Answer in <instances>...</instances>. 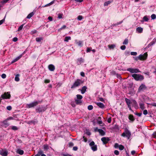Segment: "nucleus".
I'll return each instance as SVG.
<instances>
[{"label":"nucleus","instance_id":"48","mask_svg":"<svg viewBox=\"0 0 156 156\" xmlns=\"http://www.w3.org/2000/svg\"><path fill=\"white\" fill-rule=\"evenodd\" d=\"M77 19L79 20H81L83 19V17L82 16L79 15L77 17Z\"/></svg>","mask_w":156,"mask_h":156},{"label":"nucleus","instance_id":"21","mask_svg":"<svg viewBox=\"0 0 156 156\" xmlns=\"http://www.w3.org/2000/svg\"><path fill=\"white\" fill-rule=\"evenodd\" d=\"M140 108L143 110L145 108L144 104L141 102H140L139 103Z\"/></svg>","mask_w":156,"mask_h":156},{"label":"nucleus","instance_id":"43","mask_svg":"<svg viewBox=\"0 0 156 156\" xmlns=\"http://www.w3.org/2000/svg\"><path fill=\"white\" fill-rule=\"evenodd\" d=\"M141 56H139L138 57H135L134 59L136 61H138L139 60L141 59Z\"/></svg>","mask_w":156,"mask_h":156},{"label":"nucleus","instance_id":"50","mask_svg":"<svg viewBox=\"0 0 156 156\" xmlns=\"http://www.w3.org/2000/svg\"><path fill=\"white\" fill-rule=\"evenodd\" d=\"M156 41V39L154 40V39L153 41H151L150 43L151 44V45H153V44H154L155 42Z\"/></svg>","mask_w":156,"mask_h":156},{"label":"nucleus","instance_id":"33","mask_svg":"<svg viewBox=\"0 0 156 156\" xmlns=\"http://www.w3.org/2000/svg\"><path fill=\"white\" fill-rule=\"evenodd\" d=\"M131 138V132L127 130V139H129Z\"/></svg>","mask_w":156,"mask_h":156},{"label":"nucleus","instance_id":"18","mask_svg":"<svg viewBox=\"0 0 156 156\" xmlns=\"http://www.w3.org/2000/svg\"><path fill=\"white\" fill-rule=\"evenodd\" d=\"M48 68L50 71H53L55 69V66L52 64H50L48 66Z\"/></svg>","mask_w":156,"mask_h":156},{"label":"nucleus","instance_id":"22","mask_svg":"<svg viewBox=\"0 0 156 156\" xmlns=\"http://www.w3.org/2000/svg\"><path fill=\"white\" fill-rule=\"evenodd\" d=\"M113 0H110L109 1L105 2L104 3V5L107 6L113 2Z\"/></svg>","mask_w":156,"mask_h":156},{"label":"nucleus","instance_id":"6","mask_svg":"<svg viewBox=\"0 0 156 156\" xmlns=\"http://www.w3.org/2000/svg\"><path fill=\"white\" fill-rule=\"evenodd\" d=\"M13 119V117H10L8 118L7 119L4 120L2 122H1V123L3 124V125L5 126V127H6L7 126H9V124L8 122L7 121L10 120H12Z\"/></svg>","mask_w":156,"mask_h":156},{"label":"nucleus","instance_id":"34","mask_svg":"<svg viewBox=\"0 0 156 156\" xmlns=\"http://www.w3.org/2000/svg\"><path fill=\"white\" fill-rule=\"evenodd\" d=\"M43 153V151L40 149L38 151L37 154L35 155V156H40V155H41V154Z\"/></svg>","mask_w":156,"mask_h":156},{"label":"nucleus","instance_id":"26","mask_svg":"<svg viewBox=\"0 0 156 156\" xmlns=\"http://www.w3.org/2000/svg\"><path fill=\"white\" fill-rule=\"evenodd\" d=\"M34 14V12H33L27 16L26 18L28 19L30 18Z\"/></svg>","mask_w":156,"mask_h":156},{"label":"nucleus","instance_id":"29","mask_svg":"<svg viewBox=\"0 0 156 156\" xmlns=\"http://www.w3.org/2000/svg\"><path fill=\"white\" fill-rule=\"evenodd\" d=\"M127 106L129 108V109L133 111L131 109V108L130 106V101L127 99Z\"/></svg>","mask_w":156,"mask_h":156},{"label":"nucleus","instance_id":"19","mask_svg":"<svg viewBox=\"0 0 156 156\" xmlns=\"http://www.w3.org/2000/svg\"><path fill=\"white\" fill-rule=\"evenodd\" d=\"M95 104L97 105L99 108H103L105 107L104 105L101 102H95Z\"/></svg>","mask_w":156,"mask_h":156},{"label":"nucleus","instance_id":"46","mask_svg":"<svg viewBox=\"0 0 156 156\" xmlns=\"http://www.w3.org/2000/svg\"><path fill=\"white\" fill-rule=\"evenodd\" d=\"M11 129H12L14 130H17L18 129V128L17 127L15 126H12V127Z\"/></svg>","mask_w":156,"mask_h":156},{"label":"nucleus","instance_id":"62","mask_svg":"<svg viewBox=\"0 0 156 156\" xmlns=\"http://www.w3.org/2000/svg\"><path fill=\"white\" fill-rule=\"evenodd\" d=\"M6 75L4 73L2 74L1 75V77L3 79H5L6 77Z\"/></svg>","mask_w":156,"mask_h":156},{"label":"nucleus","instance_id":"16","mask_svg":"<svg viewBox=\"0 0 156 156\" xmlns=\"http://www.w3.org/2000/svg\"><path fill=\"white\" fill-rule=\"evenodd\" d=\"M129 92L128 94L131 95L134 94L135 91L133 88H130L129 89Z\"/></svg>","mask_w":156,"mask_h":156},{"label":"nucleus","instance_id":"13","mask_svg":"<svg viewBox=\"0 0 156 156\" xmlns=\"http://www.w3.org/2000/svg\"><path fill=\"white\" fill-rule=\"evenodd\" d=\"M128 119L129 120V122H133L135 120V119L133 115L130 114L128 116Z\"/></svg>","mask_w":156,"mask_h":156},{"label":"nucleus","instance_id":"60","mask_svg":"<svg viewBox=\"0 0 156 156\" xmlns=\"http://www.w3.org/2000/svg\"><path fill=\"white\" fill-rule=\"evenodd\" d=\"M6 108L8 110L10 111L12 109V107L10 106H9L6 107Z\"/></svg>","mask_w":156,"mask_h":156},{"label":"nucleus","instance_id":"56","mask_svg":"<svg viewBox=\"0 0 156 156\" xmlns=\"http://www.w3.org/2000/svg\"><path fill=\"white\" fill-rule=\"evenodd\" d=\"M111 74L112 75H116V74H117V73H116L115 72V71H112L111 73Z\"/></svg>","mask_w":156,"mask_h":156},{"label":"nucleus","instance_id":"39","mask_svg":"<svg viewBox=\"0 0 156 156\" xmlns=\"http://www.w3.org/2000/svg\"><path fill=\"white\" fill-rule=\"evenodd\" d=\"M77 43L78 45L80 47H82L83 45V42L81 41H79Z\"/></svg>","mask_w":156,"mask_h":156},{"label":"nucleus","instance_id":"31","mask_svg":"<svg viewBox=\"0 0 156 156\" xmlns=\"http://www.w3.org/2000/svg\"><path fill=\"white\" fill-rule=\"evenodd\" d=\"M136 31L139 33H141L143 32V29L141 27H138L136 29Z\"/></svg>","mask_w":156,"mask_h":156},{"label":"nucleus","instance_id":"54","mask_svg":"<svg viewBox=\"0 0 156 156\" xmlns=\"http://www.w3.org/2000/svg\"><path fill=\"white\" fill-rule=\"evenodd\" d=\"M74 146V144L73 142H70L69 143V147H72Z\"/></svg>","mask_w":156,"mask_h":156},{"label":"nucleus","instance_id":"25","mask_svg":"<svg viewBox=\"0 0 156 156\" xmlns=\"http://www.w3.org/2000/svg\"><path fill=\"white\" fill-rule=\"evenodd\" d=\"M98 132L102 136H104L105 134V132L102 129H98Z\"/></svg>","mask_w":156,"mask_h":156},{"label":"nucleus","instance_id":"9","mask_svg":"<svg viewBox=\"0 0 156 156\" xmlns=\"http://www.w3.org/2000/svg\"><path fill=\"white\" fill-rule=\"evenodd\" d=\"M101 140L104 144H107L110 140L109 137H103L101 138Z\"/></svg>","mask_w":156,"mask_h":156},{"label":"nucleus","instance_id":"4","mask_svg":"<svg viewBox=\"0 0 156 156\" xmlns=\"http://www.w3.org/2000/svg\"><path fill=\"white\" fill-rule=\"evenodd\" d=\"M46 109L47 108L41 105L36 109V111L37 112H42L45 111Z\"/></svg>","mask_w":156,"mask_h":156},{"label":"nucleus","instance_id":"63","mask_svg":"<svg viewBox=\"0 0 156 156\" xmlns=\"http://www.w3.org/2000/svg\"><path fill=\"white\" fill-rule=\"evenodd\" d=\"M143 114L144 115H146L148 113V112L147 110H144L143 112Z\"/></svg>","mask_w":156,"mask_h":156},{"label":"nucleus","instance_id":"52","mask_svg":"<svg viewBox=\"0 0 156 156\" xmlns=\"http://www.w3.org/2000/svg\"><path fill=\"white\" fill-rule=\"evenodd\" d=\"M130 54L131 55L134 56L136 55H137V53L136 52H131Z\"/></svg>","mask_w":156,"mask_h":156},{"label":"nucleus","instance_id":"24","mask_svg":"<svg viewBox=\"0 0 156 156\" xmlns=\"http://www.w3.org/2000/svg\"><path fill=\"white\" fill-rule=\"evenodd\" d=\"M37 123V121L34 120H30L27 122V123L29 124H33L35 125V124Z\"/></svg>","mask_w":156,"mask_h":156},{"label":"nucleus","instance_id":"11","mask_svg":"<svg viewBox=\"0 0 156 156\" xmlns=\"http://www.w3.org/2000/svg\"><path fill=\"white\" fill-rule=\"evenodd\" d=\"M84 62V59L82 58H79L76 59V62L78 65H80Z\"/></svg>","mask_w":156,"mask_h":156},{"label":"nucleus","instance_id":"58","mask_svg":"<svg viewBox=\"0 0 156 156\" xmlns=\"http://www.w3.org/2000/svg\"><path fill=\"white\" fill-rule=\"evenodd\" d=\"M126 48V46L124 45H122L120 47V48L122 50H124Z\"/></svg>","mask_w":156,"mask_h":156},{"label":"nucleus","instance_id":"23","mask_svg":"<svg viewBox=\"0 0 156 156\" xmlns=\"http://www.w3.org/2000/svg\"><path fill=\"white\" fill-rule=\"evenodd\" d=\"M149 20V19L147 17V16H145L143 18V20L141 21V22H143L144 21L147 22Z\"/></svg>","mask_w":156,"mask_h":156},{"label":"nucleus","instance_id":"42","mask_svg":"<svg viewBox=\"0 0 156 156\" xmlns=\"http://www.w3.org/2000/svg\"><path fill=\"white\" fill-rule=\"evenodd\" d=\"M108 46L110 49H113L115 47V45L114 44H111L108 45Z\"/></svg>","mask_w":156,"mask_h":156},{"label":"nucleus","instance_id":"32","mask_svg":"<svg viewBox=\"0 0 156 156\" xmlns=\"http://www.w3.org/2000/svg\"><path fill=\"white\" fill-rule=\"evenodd\" d=\"M43 147L45 151H47L49 148V146L47 144L44 145Z\"/></svg>","mask_w":156,"mask_h":156},{"label":"nucleus","instance_id":"30","mask_svg":"<svg viewBox=\"0 0 156 156\" xmlns=\"http://www.w3.org/2000/svg\"><path fill=\"white\" fill-rule=\"evenodd\" d=\"M20 75L19 74H17L16 75L15 77V80L17 82H18L20 80V78H19Z\"/></svg>","mask_w":156,"mask_h":156},{"label":"nucleus","instance_id":"28","mask_svg":"<svg viewBox=\"0 0 156 156\" xmlns=\"http://www.w3.org/2000/svg\"><path fill=\"white\" fill-rule=\"evenodd\" d=\"M75 103L77 105H80L82 103V101L81 100L75 99Z\"/></svg>","mask_w":156,"mask_h":156},{"label":"nucleus","instance_id":"40","mask_svg":"<svg viewBox=\"0 0 156 156\" xmlns=\"http://www.w3.org/2000/svg\"><path fill=\"white\" fill-rule=\"evenodd\" d=\"M24 24H25L24 23V24H22V25H21V26H20L18 28V31H20L22 29L23 26Z\"/></svg>","mask_w":156,"mask_h":156},{"label":"nucleus","instance_id":"20","mask_svg":"<svg viewBox=\"0 0 156 156\" xmlns=\"http://www.w3.org/2000/svg\"><path fill=\"white\" fill-rule=\"evenodd\" d=\"M57 1V0H53L49 3H48L44 6H42V7H44L50 6V5H52L54 3H56V2Z\"/></svg>","mask_w":156,"mask_h":156},{"label":"nucleus","instance_id":"64","mask_svg":"<svg viewBox=\"0 0 156 156\" xmlns=\"http://www.w3.org/2000/svg\"><path fill=\"white\" fill-rule=\"evenodd\" d=\"M152 135L153 137L156 139V132H154Z\"/></svg>","mask_w":156,"mask_h":156},{"label":"nucleus","instance_id":"1","mask_svg":"<svg viewBox=\"0 0 156 156\" xmlns=\"http://www.w3.org/2000/svg\"><path fill=\"white\" fill-rule=\"evenodd\" d=\"M84 83V81L80 79H77L76 80L72 86L71 87V89H74L76 87H78L81 85H82Z\"/></svg>","mask_w":156,"mask_h":156},{"label":"nucleus","instance_id":"49","mask_svg":"<svg viewBox=\"0 0 156 156\" xmlns=\"http://www.w3.org/2000/svg\"><path fill=\"white\" fill-rule=\"evenodd\" d=\"M119 145L118 143H116L115 144L114 147L115 148L117 149L119 147Z\"/></svg>","mask_w":156,"mask_h":156},{"label":"nucleus","instance_id":"8","mask_svg":"<svg viewBox=\"0 0 156 156\" xmlns=\"http://www.w3.org/2000/svg\"><path fill=\"white\" fill-rule=\"evenodd\" d=\"M127 71L131 73H137L141 72L138 69L129 68L127 69Z\"/></svg>","mask_w":156,"mask_h":156},{"label":"nucleus","instance_id":"45","mask_svg":"<svg viewBox=\"0 0 156 156\" xmlns=\"http://www.w3.org/2000/svg\"><path fill=\"white\" fill-rule=\"evenodd\" d=\"M119 148L120 150H122L124 149V147L122 145H120Z\"/></svg>","mask_w":156,"mask_h":156},{"label":"nucleus","instance_id":"35","mask_svg":"<svg viewBox=\"0 0 156 156\" xmlns=\"http://www.w3.org/2000/svg\"><path fill=\"white\" fill-rule=\"evenodd\" d=\"M43 38L42 37H37L36 38V41L37 42H40L43 40Z\"/></svg>","mask_w":156,"mask_h":156},{"label":"nucleus","instance_id":"37","mask_svg":"<svg viewBox=\"0 0 156 156\" xmlns=\"http://www.w3.org/2000/svg\"><path fill=\"white\" fill-rule=\"evenodd\" d=\"M71 39L70 37H65L64 41L67 42H68L69 40Z\"/></svg>","mask_w":156,"mask_h":156},{"label":"nucleus","instance_id":"41","mask_svg":"<svg viewBox=\"0 0 156 156\" xmlns=\"http://www.w3.org/2000/svg\"><path fill=\"white\" fill-rule=\"evenodd\" d=\"M151 18L152 20H154L156 18V16L155 14H152L151 16Z\"/></svg>","mask_w":156,"mask_h":156},{"label":"nucleus","instance_id":"53","mask_svg":"<svg viewBox=\"0 0 156 156\" xmlns=\"http://www.w3.org/2000/svg\"><path fill=\"white\" fill-rule=\"evenodd\" d=\"M136 115H137L139 117H140L142 115V112L140 113H137L136 112L135 114Z\"/></svg>","mask_w":156,"mask_h":156},{"label":"nucleus","instance_id":"44","mask_svg":"<svg viewBox=\"0 0 156 156\" xmlns=\"http://www.w3.org/2000/svg\"><path fill=\"white\" fill-rule=\"evenodd\" d=\"M63 15L62 14L59 13L58 15V18L60 19L63 18Z\"/></svg>","mask_w":156,"mask_h":156},{"label":"nucleus","instance_id":"3","mask_svg":"<svg viewBox=\"0 0 156 156\" xmlns=\"http://www.w3.org/2000/svg\"><path fill=\"white\" fill-rule=\"evenodd\" d=\"M43 100L41 101H34L30 104L27 105V107L28 108H34V107L37 105L39 104H41Z\"/></svg>","mask_w":156,"mask_h":156},{"label":"nucleus","instance_id":"17","mask_svg":"<svg viewBox=\"0 0 156 156\" xmlns=\"http://www.w3.org/2000/svg\"><path fill=\"white\" fill-rule=\"evenodd\" d=\"M130 104L134 107H138V105L136 101L135 100H132L130 101Z\"/></svg>","mask_w":156,"mask_h":156},{"label":"nucleus","instance_id":"5","mask_svg":"<svg viewBox=\"0 0 156 156\" xmlns=\"http://www.w3.org/2000/svg\"><path fill=\"white\" fill-rule=\"evenodd\" d=\"M1 97L3 99H8L10 98L11 95L10 92H5L3 94L1 95Z\"/></svg>","mask_w":156,"mask_h":156},{"label":"nucleus","instance_id":"38","mask_svg":"<svg viewBox=\"0 0 156 156\" xmlns=\"http://www.w3.org/2000/svg\"><path fill=\"white\" fill-rule=\"evenodd\" d=\"M125 132H123L122 135V136H127V128H125Z\"/></svg>","mask_w":156,"mask_h":156},{"label":"nucleus","instance_id":"12","mask_svg":"<svg viewBox=\"0 0 156 156\" xmlns=\"http://www.w3.org/2000/svg\"><path fill=\"white\" fill-rule=\"evenodd\" d=\"M139 56H141V59H140V60H146L147 56V52L144 53L143 55H140Z\"/></svg>","mask_w":156,"mask_h":156},{"label":"nucleus","instance_id":"59","mask_svg":"<svg viewBox=\"0 0 156 156\" xmlns=\"http://www.w3.org/2000/svg\"><path fill=\"white\" fill-rule=\"evenodd\" d=\"M5 18L2 20H0V25L2 24L5 21Z\"/></svg>","mask_w":156,"mask_h":156},{"label":"nucleus","instance_id":"36","mask_svg":"<svg viewBox=\"0 0 156 156\" xmlns=\"http://www.w3.org/2000/svg\"><path fill=\"white\" fill-rule=\"evenodd\" d=\"M77 99L81 100L83 98V96L82 95L78 94L76 95Z\"/></svg>","mask_w":156,"mask_h":156},{"label":"nucleus","instance_id":"10","mask_svg":"<svg viewBox=\"0 0 156 156\" xmlns=\"http://www.w3.org/2000/svg\"><path fill=\"white\" fill-rule=\"evenodd\" d=\"M147 88V87L144 84H142L139 87L138 91L139 92H140L141 91H143L144 90H146Z\"/></svg>","mask_w":156,"mask_h":156},{"label":"nucleus","instance_id":"55","mask_svg":"<svg viewBox=\"0 0 156 156\" xmlns=\"http://www.w3.org/2000/svg\"><path fill=\"white\" fill-rule=\"evenodd\" d=\"M91 49H92V48L91 47L87 48V51H86L87 52H87H90L91 51Z\"/></svg>","mask_w":156,"mask_h":156},{"label":"nucleus","instance_id":"14","mask_svg":"<svg viewBox=\"0 0 156 156\" xmlns=\"http://www.w3.org/2000/svg\"><path fill=\"white\" fill-rule=\"evenodd\" d=\"M0 154L2 156H6L8 154V152L2 149L0 150Z\"/></svg>","mask_w":156,"mask_h":156},{"label":"nucleus","instance_id":"47","mask_svg":"<svg viewBox=\"0 0 156 156\" xmlns=\"http://www.w3.org/2000/svg\"><path fill=\"white\" fill-rule=\"evenodd\" d=\"M87 108L89 110H91L93 109V106L92 105H89L88 106Z\"/></svg>","mask_w":156,"mask_h":156},{"label":"nucleus","instance_id":"27","mask_svg":"<svg viewBox=\"0 0 156 156\" xmlns=\"http://www.w3.org/2000/svg\"><path fill=\"white\" fill-rule=\"evenodd\" d=\"M16 153L20 155H23L24 154V151L23 150H21L20 149H18L16 151Z\"/></svg>","mask_w":156,"mask_h":156},{"label":"nucleus","instance_id":"15","mask_svg":"<svg viewBox=\"0 0 156 156\" xmlns=\"http://www.w3.org/2000/svg\"><path fill=\"white\" fill-rule=\"evenodd\" d=\"M87 88L86 86H84L82 87L81 89H79V90H80L82 94H84L86 91Z\"/></svg>","mask_w":156,"mask_h":156},{"label":"nucleus","instance_id":"61","mask_svg":"<svg viewBox=\"0 0 156 156\" xmlns=\"http://www.w3.org/2000/svg\"><path fill=\"white\" fill-rule=\"evenodd\" d=\"M37 32V31L36 30H32L31 32V34H34L36 33Z\"/></svg>","mask_w":156,"mask_h":156},{"label":"nucleus","instance_id":"2","mask_svg":"<svg viewBox=\"0 0 156 156\" xmlns=\"http://www.w3.org/2000/svg\"><path fill=\"white\" fill-rule=\"evenodd\" d=\"M132 76L136 81H141L143 80L144 79V76L140 74H136V73L132 75Z\"/></svg>","mask_w":156,"mask_h":156},{"label":"nucleus","instance_id":"57","mask_svg":"<svg viewBox=\"0 0 156 156\" xmlns=\"http://www.w3.org/2000/svg\"><path fill=\"white\" fill-rule=\"evenodd\" d=\"M114 153L116 155H118L119 154V152L116 150L114 151Z\"/></svg>","mask_w":156,"mask_h":156},{"label":"nucleus","instance_id":"51","mask_svg":"<svg viewBox=\"0 0 156 156\" xmlns=\"http://www.w3.org/2000/svg\"><path fill=\"white\" fill-rule=\"evenodd\" d=\"M22 55H20L19 56L15 58L16 60V61H17L22 57Z\"/></svg>","mask_w":156,"mask_h":156},{"label":"nucleus","instance_id":"7","mask_svg":"<svg viewBox=\"0 0 156 156\" xmlns=\"http://www.w3.org/2000/svg\"><path fill=\"white\" fill-rule=\"evenodd\" d=\"M89 145L91 147V149L94 151L97 150V146L96 145H95V143L94 141H91L90 144Z\"/></svg>","mask_w":156,"mask_h":156}]
</instances>
